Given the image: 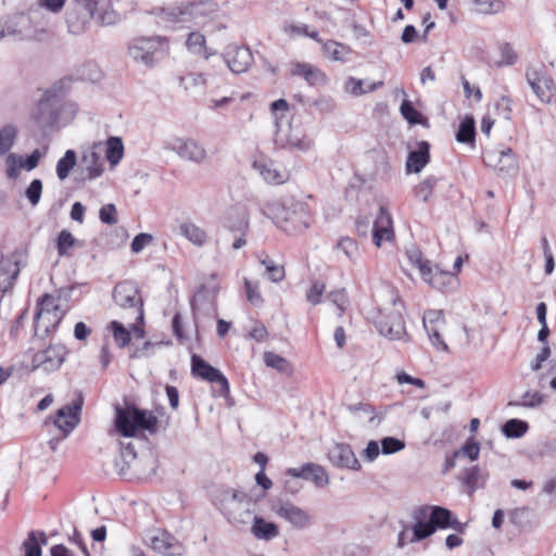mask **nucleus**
<instances>
[{
	"label": "nucleus",
	"instance_id": "obj_41",
	"mask_svg": "<svg viewBox=\"0 0 556 556\" xmlns=\"http://www.w3.org/2000/svg\"><path fill=\"white\" fill-rule=\"evenodd\" d=\"M18 275V269L11 262L0 263V291L5 292L13 286Z\"/></svg>",
	"mask_w": 556,
	"mask_h": 556
},
{
	"label": "nucleus",
	"instance_id": "obj_39",
	"mask_svg": "<svg viewBox=\"0 0 556 556\" xmlns=\"http://www.w3.org/2000/svg\"><path fill=\"white\" fill-rule=\"evenodd\" d=\"M422 280L434 289L443 290L453 280V275L440 270L438 267H432L431 274L426 275Z\"/></svg>",
	"mask_w": 556,
	"mask_h": 556
},
{
	"label": "nucleus",
	"instance_id": "obj_11",
	"mask_svg": "<svg viewBox=\"0 0 556 556\" xmlns=\"http://www.w3.org/2000/svg\"><path fill=\"white\" fill-rule=\"evenodd\" d=\"M164 42L165 38L161 36L134 38L128 43L127 55L132 61L151 67L155 64V55Z\"/></svg>",
	"mask_w": 556,
	"mask_h": 556
},
{
	"label": "nucleus",
	"instance_id": "obj_60",
	"mask_svg": "<svg viewBox=\"0 0 556 556\" xmlns=\"http://www.w3.org/2000/svg\"><path fill=\"white\" fill-rule=\"evenodd\" d=\"M325 283L315 280L309 290L306 292V300L313 305H317L321 302V296L325 292Z\"/></svg>",
	"mask_w": 556,
	"mask_h": 556
},
{
	"label": "nucleus",
	"instance_id": "obj_21",
	"mask_svg": "<svg viewBox=\"0 0 556 556\" xmlns=\"http://www.w3.org/2000/svg\"><path fill=\"white\" fill-rule=\"evenodd\" d=\"M526 78L533 92L542 102L551 101L554 80L545 71L530 68L526 73Z\"/></svg>",
	"mask_w": 556,
	"mask_h": 556
},
{
	"label": "nucleus",
	"instance_id": "obj_27",
	"mask_svg": "<svg viewBox=\"0 0 556 556\" xmlns=\"http://www.w3.org/2000/svg\"><path fill=\"white\" fill-rule=\"evenodd\" d=\"M291 74L303 77L309 86H324L328 83L327 75L318 67L308 63H294Z\"/></svg>",
	"mask_w": 556,
	"mask_h": 556
},
{
	"label": "nucleus",
	"instance_id": "obj_15",
	"mask_svg": "<svg viewBox=\"0 0 556 556\" xmlns=\"http://www.w3.org/2000/svg\"><path fill=\"white\" fill-rule=\"evenodd\" d=\"M144 540L154 552L164 556H177L184 552L182 544L170 533L162 529L150 531Z\"/></svg>",
	"mask_w": 556,
	"mask_h": 556
},
{
	"label": "nucleus",
	"instance_id": "obj_25",
	"mask_svg": "<svg viewBox=\"0 0 556 556\" xmlns=\"http://www.w3.org/2000/svg\"><path fill=\"white\" fill-rule=\"evenodd\" d=\"M394 237L392 218L390 214L381 206L372 225V240L379 248L383 241H391Z\"/></svg>",
	"mask_w": 556,
	"mask_h": 556
},
{
	"label": "nucleus",
	"instance_id": "obj_3",
	"mask_svg": "<svg viewBox=\"0 0 556 556\" xmlns=\"http://www.w3.org/2000/svg\"><path fill=\"white\" fill-rule=\"evenodd\" d=\"M76 112V103L66 101L62 88L53 86L39 100L31 117L40 128L45 129L70 123Z\"/></svg>",
	"mask_w": 556,
	"mask_h": 556
},
{
	"label": "nucleus",
	"instance_id": "obj_22",
	"mask_svg": "<svg viewBox=\"0 0 556 556\" xmlns=\"http://www.w3.org/2000/svg\"><path fill=\"white\" fill-rule=\"evenodd\" d=\"M80 409V403H73L56 412L53 424L62 432V439L66 438L78 425Z\"/></svg>",
	"mask_w": 556,
	"mask_h": 556
},
{
	"label": "nucleus",
	"instance_id": "obj_56",
	"mask_svg": "<svg viewBox=\"0 0 556 556\" xmlns=\"http://www.w3.org/2000/svg\"><path fill=\"white\" fill-rule=\"evenodd\" d=\"M41 193L42 181L40 179H34L25 190V195L33 206L39 203Z\"/></svg>",
	"mask_w": 556,
	"mask_h": 556
},
{
	"label": "nucleus",
	"instance_id": "obj_32",
	"mask_svg": "<svg viewBox=\"0 0 556 556\" xmlns=\"http://www.w3.org/2000/svg\"><path fill=\"white\" fill-rule=\"evenodd\" d=\"M348 409L358 421H364L367 418L369 426L377 427L382 417L379 416L374 407L367 403H357L348 405Z\"/></svg>",
	"mask_w": 556,
	"mask_h": 556
},
{
	"label": "nucleus",
	"instance_id": "obj_50",
	"mask_svg": "<svg viewBox=\"0 0 556 556\" xmlns=\"http://www.w3.org/2000/svg\"><path fill=\"white\" fill-rule=\"evenodd\" d=\"M337 248L342 251L350 261H356L358 256V245L354 239L350 237H343L338 241Z\"/></svg>",
	"mask_w": 556,
	"mask_h": 556
},
{
	"label": "nucleus",
	"instance_id": "obj_52",
	"mask_svg": "<svg viewBox=\"0 0 556 556\" xmlns=\"http://www.w3.org/2000/svg\"><path fill=\"white\" fill-rule=\"evenodd\" d=\"M110 327L113 331V337L115 342L119 348H125L130 341V332L123 326V324L113 320L110 324Z\"/></svg>",
	"mask_w": 556,
	"mask_h": 556
},
{
	"label": "nucleus",
	"instance_id": "obj_8",
	"mask_svg": "<svg viewBox=\"0 0 556 556\" xmlns=\"http://www.w3.org/2000/svg\"><path fill=\"white\" fill-rule=\"evenodd\" d=\"M275 218L278 226L289 233H299L308 227L303 203L291 199L285 200L277 206Z\"/></svg>",
	"mask_w": 556,
	"mask_h": 556
},
{
	"label": "nucleus",
	"instance_id": "obj_53",
	"mask_svg": "<svg viewBox=\"0 0 556 556\" xmlns=\"http://www.w3.org/2000/svg\"><path fill=\"white\" fill-rule=\"evenodd\" d=\"M58 302H59V299L54 298L53 295L45 294L37 303L36 313L49 314L51 312L63 311Z\"/></svg>",
	"mask_w": 556,
	"mask_h": 556
},
{
	"label": "nucleus",
	"instance_id": "obj_13",
	"mask_svg": "<svg viewBox=\"0 0 556 556\" xmlns=\"http://www.w3.org/2000/svg\"><path fill=\"white\" fill-rule=\"evenodd\" d=\"M271 510L296 530H305L313 525L311 513L291 501L278 500L271 505Z\"/></svg>",
	"mask_w": 556,
	"mask_h": 556
},
{
	"label": "nucleus",
	"instance_id": "obj_35",
	"mask_svg": "<svg viewBox=\"0 0 556 556\" xmlns=\"http://www.w3.org/2000/svg\"><path fill=\"white\" fill-rule=\"evenodd\" d=\"M276 143L281 144L282 147L288 146L290 149L306 151L312 148L313 141L307 137H300L296 134L291 132L287 140L282 137L281 129H278L275 138Z\"/></svg>",
	"mask_w": 556,
	"mask_h": 556
},
{
	"label": "nucleus",
	"instance_id": "obj_16",
	"mask_svg": "<svg viewBox=\"0 0 556 556\" xmlns=\"http://www.w3.org/2000/svg\"><path fill=\"white\" fill-rule=\"evenodd\" d=\"M104 144L102 142L93 143L85 149L80 157V170L84 179H96L103 173Z\"/></svg>",
	"mask_w": 556,
	"mask_h": 556
},
{
	"label": "nucleus",
	"instance_id": "obj_14",
	"mask_svg": "<svg viewBox=\"0 0 556 556\" xmlns=\"http://www.w3.org/2000/svg\"><path fill=\"white\" fill-rule=\"evenodd\" d=\"M484 162L503 178L514 177L518 174V162L510 148L486 152Z\"/></svg>",
	"mask_w": 556,
	"mask_h": 556
},
{
	"label": "nucleus",
	"instance_id": "obj_33",
	"mask_svg": "<svg viewBox=\"0 0 556 556\" xmlns=\"http://www.w3.org/2000/svg\"><path fill=\"white\" fill-rule=\"evenodd\" d=\"M179 233L198 247H203L208 239L206 231L191 222L182 223L179 226Z\"/></svg>",
	"mask_w": 556,
	"mask_h": 556
},
{
	"label": "nucleus",
	"instance_id": "obj_64",
	"mask_svg": "<svg viewBox=\"0 0 556 556\" xmlns=\"http://www.w3.org/2000/svg\"><path fill=\"white\" fill-rule=\"evenodd\" d=\"M382 453L393 454L402 451L405 447V443L393 437H387L381 440Z\"/></svg>",
	"mask_w": 556,
	"mask_h": 556
},
{
	"label": "nucleus",
	"instance_id": "obj_48",
	"mask_svg": "<svg viewBox=\"0 0 556 556\" xmlns=\"http://www.w3.org/2000/svg\"><path fill=\"white\" fill-rule=\"evenodd\" d=\"M191 308L194 316L201 312L210 313L212 311V301L208 299L207 292L204 288L199 289L191 301Z\"/></svg>",
	"mask_w": 556,
	"mask_h": 556
},
{
	"label": "nucleus",
	"instance_id": "obj_17",
	"mask_svg": "<svg viewBox=\"0 0 556 556\" xmlns=\"http://www.w3.org/2000/svg\"><path fill=\"white\" fill-rule=\"evenodd\" d=\"M191 372L194 377L202 380L218 383L222 394L227 395L229 393V383L227 378L218 369L211 366L197 354L191 356Z\"/></svg>",
	"mask_w": 556,
	"mask_h": 556
},
{
	"label": "nucleus",
	"instance_id": "obj_23",
	"mask_svg": "<svg viewBox=\"0 0 556 556\" xmlns=\"http://www.w3.org/2000/svg\"><path fill=\"white\" fill-rule=\"evenodd\" d=\"M328 458L337 467L359 470L361 465L351 446L343 443H334L328 450Z\"/></svg>",
	"mask_w": 556,
	"mask_h": 556
},
{
	"label": "nucleus",
	"instance_id": "obj_42",
	"mask_svg": "<svg viewBox=\"0 0 556 556\" xmlns=\"http://www.w3.org/2000/svg\"><path fill=\"white\" fill-rule=\"evenodd\" d=\"M79 245L78 240L66 229H63L56 239V250L60 256H71V249Z\"/></svg>",
	"mask_w": 556,
	"mask_h": 556
},
{
	"label": "nucleus",
	"instance_id": "obj_24",
	"mask_svg": "<svg viewBox=\"0 0 556 556\" xmlns=\"http://www.w3.org/2000/svg\"><path fill=\"white\" fill-rule=\"evenodd\" d=\"M444 323L443 312L442 311H427L424 314L422 324L432 344L437 349H441L443 351L447 350V345L442 340L440 334V328Z\"/></svg>",
	"mask_w": 556,
	"mask_h": 556
},
{
	"label": "nucleus",
	"instance_id": "obj_29",
	"mask_svg": "<svg viewBox=\"0 0 556 556\" xmlns=\"http://www.w3.org/2000/svg\"><path fill=\"white\" fill-rule=\"evenodd\" d=\"M430 144L427 141H420L416 150L410 151L406 161V168L410 173H419L429 163Z\"/></svg>",
	"mask_w": 556,
	"mask_h": 556
},
{
	"label": "nucleus",
	"instance_id": "obj_36",
	"mask_svg": "<svg viewBox=\"0 0 556 556\" xmlns=\"http://www.w3.org/2000/svg\"><path fill=\"white\" fill-rule=\"evenodd\" d=\"M405 254L412 266L419 270L421 278L431 274V262L424 258L422 253L416 247L408 248Z\"/></svg>",
	"mask_w": 556,
	"mask_h": 556
},
{
	"label": "nucleus",
	"instance_id": "obj_2",
	"mask_svg": "<svg viewBox=\"0 0 556 556\" xmlns=\"http://www.w3.org/2000/svg\"><path fill=\"white\" fill-rule=\"evenodd\" d=\"M7 31L17 40L38 43L49 42L55 35L50 15L36 8L9 17Z\"/></svg>",
	"mask_w": 556,
	"mask_h": 556
},
{
	"label": "nucleus",
	"instance_id": "obj_28",
	"mask_svg": "<svg viewBox=\"0 0 556 556\" xmlns=\"http://www.w3.org/2000/svg\"><path fill=\"white\" fill-rule=\"evenodd\" d=\"M65 311L35 314V332L38 336H48L61 323Z\"/></svg>",
	"mask_w": 556,
	"mask_h": 556
},
{
	"label": "nucleus",
	"instance_id": "obj_58",
	"mask_svg": "<svg viewBox=\"0 0 556 556\" xmlns=\"http://www.w3.org/2000/svg\"><path fill=\"white\" fill-rule=\"evenodd\" d=\"M477 9L484 14L496 13L503 10V2L500 0H472Z\"/></svg>",
	"mask_w": 556,
	"mask_h": 556
},
{
	"label": "nucleus",
	"instance_id": "obj_18",
	"mask_svg": "<svg viewBox=\"0 0 556 556\" xmlns=\"http://www.w3.org/2000/svg\"><path fill=\"white\" fill-rule=\"evenodd\" d=\"M67 351L62 344L49 345L47 349L38 351L33 356V367L41 368L50 372L59 369L64 363Z\"/></svg>",
	"mask_w": 556,
	"mask_h": 556
},
{
	"label": "nucleus",
	"instance_id": "obj_51",
	"mask_svg": "<svg viewBox=\"0 0 556 556\" xmlns=\"http://www.w3.org/2000/svg\"><path fill=\"white\" fill-rule=\"evenodd\" d=\"M438 179L435 177H428L415 187V195L424 202H427L432 195L433 189Z\"/></svg>",
	"mask_w": 556,
	"mask_h": 556
},
{
	"label": "nucleus",
	"instance_id": "obj_19",
	"mask_svg": "<svg viewBox=\"0 0 556 556\" xmlns=\"http://www.w3.org/2000/svg\"><path fill=\"white\" fill-rule=\"evenodd\" d=\"M45 152L39 149L34 150L27 157L16 153H9L5 156L7 176L10 179H16L20 176L21 169L30 172L35 169Z\"/></svg>",
	"mask_w": 556,
	"mask_h": 556
},
{
	"label": "nucleus",
	"instance_id": "obj_63",
	"mask_svg": "<svg viewBox=\"0 0 556 556\" xmlns=\"http://www.w3.org/2000/svg\"><path fill=\"white\" fill-rule=\"evenodd\" d=\"M99 218L104 224L115 225L118 220L115 205L110 203L102 206L99 212Z\"/></svg>",
	"mask_w": 556,
	"mask_h": 556
},
{
	"label": "nucleus",
	"instance_id": "obj_34",
	"mask_svg": "<svg viewBox=\"0 0 556 556\" xmlns=\"http://www.w3.org/2000/svg\"><path fill=\"white\" fill-rule=\"evenodd\" d=\"M383 85L382 81H377L368 85L367 88H364V80L355 78L353 76H350L345 79L343 85V90L353 96V97H359L368 92H372L379 87Z\"/></svg>",
	"mask_w": 556,
	"mask_h": 556
},
{
	"label": "nucleus",
	"instance_id": "obj_45",
	"mask_svg": "<svg viewBox=\"0 0 556 556\" xmlns=\"http://www.w3.org/2000/svg\"><path fill=\"white\" fill-rule=\"evenodd\" d=\"M475 135V119L472 116H466L456 132V140L462 143H473Z\"/></svg>",
	"mask_w": 556,
	"mask_h": 556
},
{
	"label": "nucleus",
	"instance_id": "obj_38",
	"mask_svg": "<svg viewBox=\"0 0 556 556\" xmlns=\"http://www.w3.org/2000/svg\"><path fill=\"white\" fill-rule=\"evenodd\" d=\"M104 153L106 160L112 166L117 165L124 155L122 139L118 137H111L104 144Z\"/></svg>",
	"mask_w": 556,
	"mask_h": 556
},
{
	"label": "nucleus",
	"instance_id": "obj_20",
	"mask_svg": "<svg viewBox=\"0 0 556 556\" xmlns=\"http://www.w3.org/2000/svg\"><path fill=\"white\" fill-rule=\"evenodd\" d=\"M224 60L235 74L247 72L253 64V55L248 47L229 45L224 53Z\"/></svg>",
	"mask_w": 556,
	"mask_h": 556
},
{
	"label": "nucleus",
	"instance_id": "obj_61",
	"mask_svg": "<svg viewBox=\"0 0 556 556\" xmlns=\"http://www.w3.org/2000/svg\"><path fill=\"white\" fill-rule=\"evenodd\" d=\"M205 38L201 33L193 31L189 34L187 47L193 53H201L204 50Z\"/></svg>",
	"mask_w": 556,
	"mask_h": 556
},
{
	"label": "nucleus",
	"instance_id": "obj_55",
	"mask_svg": "<svg viewBox=\"0 0 556 556\" xmlns=\"http://www.w3.org/2000/svg\"><path fill=\"white\" fill-rule=\"evenodd\" d=\"M244 288L248 301L254 306H261L263 304V298L258 290V285L244 278Z\"/></svg>",
	"mask_w": 556,
	"mask_h": 556
},
{
	"label": "nucleus",
	"instance_id": "obj_26",
	"mask_svg": "<svg viewBox=\"0 0 556 556\" xmlns=\"http://www.w3.org/2000/svg\"><path fill=\"white\" fill-rule=\"evenodd\" d=\"M253 168L267 184L280 185L288 179L287 172L270 160H256L253 163Z\"/></svg>",
	"mask_w": 556,
	"mask_h": 556
},
{
	"label": "nucleus",
	"instance_id": "obj_49",
	"mask_svg": "<svg viewBox=\"0 0 556 556\" xmlns=\"http://www.w3.org/2000/svg\"><path fill=\"white\" fill-rule=\"evenodd\" d=\"M528 424L520 419H509L506 421L502 431L507 438H520L528 431Z\"/></svg>",
	"mask_w": 556,
	"mask_h": 556
},
{
	"label": "nucleus",
	"instance_id": "obj_7",
	"mask_svg": "<svg viewBox=\"0 0 556 556\" xmlns=\"http://www.w3.org/2000/svg\"><path fill=\"white\" fill-rule=\"evenodd\" d=\"M215 10L216 3L211 0L191 2L167 9L162 8L157 12V23L163 24L164 26L179 22L185 23L197 18L198 16L214 12Z\"/></svg>",
	"mask_w": 556,
	"mask_h": 556
},
{
	"label": "nucleus",
	"instance_id": "obj_62",
	"mask_svg": "<svg viewBox=\"0 0 556 556\" xmlns=\"http://www.w3.org/2000/svg\"><path fill=\"white\" fill-rule=\"evenodd\" d=\"M312 106H314L320 113L328 114L333 112L336 102L329 96H320L312 102Z\"/></svg>",
	"mask_w": 556,
	"mask_h": 556
},
{
	"label": "nucleus",
	"instance_id": "obj_12",
	"mask_svg": "<svg viewBox=\"0 0 556 556\" xmlns=\"http://www.w3.org/2000/svg\"><path fill=\"white\" fill-rule=\"evenodd\" d=\"M165 150L175 152L185 161L202 164L207 159L204 147L192 138L169 137L163 144Z\"/></svg>",
	"mask_w": 556,
	"mask_h": 556
},
{
	"label": "nucleus",
	"instance_id": "obj_30",
	"mask_svg": "<svg viewBox=\"0 0 556 556\" xmlns=\"http://www.w3.org/2000/svg\"><path fill=\"white\" fill-rule=\"evenodd\" d=\"M321 51L326 59L341 63L348 62L349 56L353 52L350 46L336 40H326L323 42Z\"/></svg>",
	"mask_w": 556,
	"mask_h": 556
},
{
	"label": "nucleus",
	"instance_id": "obj_40",
	"mask_svg": "<svg viewBox=\"0 0 556 556\" xmlns=\"http://www.w3.org/2000/svg\"><path fill=\"white\" fill-rule=\"evenodd\" d=\"M484 482V476L478 466L468 468L464 472L463 483L467 486V492L471 495L476 489L480 488Z\"/></svg>",
	"mask_w": 556,
	"mask_h": 556
},
{
	"label": "nucleus",
	"instance_id": "obj_31",
	"mask_svg": "<svg viewBox=\"0 0 556 556\" xmlns=\"http://www.w3.org/2000/svg\"><path fill=\"white\" fill-rule=\"evenodd\" d=\"M251 532L258 540L269 541L279 535V528L274 522L266 521L262 517L254 516Z\"/></svg>",
	"mask_w": 556,
	"mask_h": 556
},
{
	"label": "nucleus",
	"instance_id": "obj_10",
	"mask_svg": "<svg viewBox=\"0 0 556 556\" xmlns=\"http://www.w3.org/2000/svg\"><path fill=\"white\" fill-rule=\"evenodd\" d=\"M115 303L125 309L135 321L143 323V303L138 288L131 281H123L116 285L113 291Z\"/></svg>",
	"mask_w": 556,
	"mask_h": 556
},
{
	"label": "nucleus",
	"instance_id": "obj_6",
	"mask_svg": "<svg viewBox=\"0 0 556 556\" xmlns=\"http://www.w3.org/2000/svg\"><path fill=\"white\" fill-rule=\"evenodd\" d=\"M156 424L157 418L152 413L134 405L115 408L114 430L122 437L136 438L143 430L153 432Z\"/></svg>",
	"mask_w": 556,
	"mask_h": 556
},
{
	"label": "nucleus",
	"instance_id": "obj_59",
	"mask_svg": "<svg viewBox=\"0 0 556 556\" xmlns=\"http://www.w3.org/2000/svg\"><path fill=\"white\" fill-rule=\"evenodd\" d=\"M66 0H37V8L46 13L59 14L65 5Z\"/></svg>",
	"mask_w": 556,
	"mask_h": 556
},
{
	"label": "nucleus",
	"instance_id": "obj_5",
	"mask_svg": "<svg viewBox=\"0 0 556 556\" xmlns=\"http://www.w3.org/2000/svg\"><path fill=\"white\" fill-rule=\"evenodd\" d=\"M428 514L427 507L416 510L414 518L416 520L413 526V533L409 538L410 542H419L432 535L437 528H452L456 531L462 530V523L453 518L452 513L440 506H432L429 515V521H425Z\"/></svg>",
	"mask_w": 556,
	"mask_h": 556
},
{
	"label": "nucleus",
	"instance_id": "obj_54",
	"mask_svg": "<svg viewBox=\"0 0 556 556\" xmlns=\"http://www.w3.org/2000/svg\"><path fill=\"white\" fill-rule=\"evenodd\" d=\"M402 116L412 125L421 123V114L413 106L409 100H404L400 108Z\"/></svg>",
	"mask_w": 556,
	"mask_h": 556
},
{
	"label": "nucleus",
	"instance_id": "obj_43",
	"mask_svg": "<svg viewBox=\"0 0 556 556\" xmlns=\"http://www.w3.org/2000/svg\"><path fill=\"white\" fill-rule=\"evenodd\" d=\"M261 264L265 267L268 279L273 282H280L286 277L285 267L277 264L268 255L260 258Z\"/></svg>",
	"mask_w": 556,
	"mask_h": 556
},
{
	"label": "nucleus",
	"instance_id": "obj_9",
	"mask_svg": "<svg viewBox=\"0 0 556 556\" xmlns=\"http://www.w3.org/2000/svg\"><path fill=\"white\" fill-rule=\"evenodd\" d=\"M222 223L225 229L235 236L232 242V250H239L247 244L245 236L250 229V216L244 206L236 205L229 207L223 218Z\"/></svg>",
	"mask_w": 556,
	"mask_h": 556
},
{
	"label": "nucleus",
	"instance_id": "obj_44",
	"mask_svg": "<svg viewBox=\"0 0 556 556\" xmlns=\"http://www.w3.org/2000/svg\"><path fill=\"white\" fill-rule=\"evenodd\" d=\"M264 362L266 366L271 367L281 374L291 375L293 372V368L289 361L274 352L264 353Z\"/></svg>",
	"mask_w": 556,
	"mask_h": 556
},
{
	"label": "nucleus",
	"instance_id": "obj_47",
	"mask_svg": "<svg viewBox=\"0 0 556 556\" xmlns=\"http://www.w3.org/2000/svg\"><path fill=\"white\" fill-rule=\"evenodd\" d=\"M39 535L41 541L38 540L36 532H29L27 540L23 543L25 556H41V544H47V538L43 532Z\"/></svg>",
	"mask_w": 556,
	"mask_h": 556
},
{
	"label": "nucleus",
	"instance_id": "obj_37",
	"mask_svg": "<svg viewBox=\"0 0 556 556\" xmlns=\"http://www.w3.org/2000/svg\"><path fill=\"white\" fill-rule=\"evenodd\" d=\"M18 129L14 124H7L0 128V156L10 152L17 139Z\"/></svg>",
	"mask_w": 556,
	"mask_h": 556
},
{
	"label": "nucleus",
	"instance_id": "obj_57",
	"mask_svg": "<svg viewBox=\"0 0 556 556\" xmlns=\"http://www.w3.org/2000/svg\"><path fill=\"white\" fill-rule=\"evenodd\" d=\"M328 298L338 307L339 316H342L349 305V298L345 289L331 291L328 294Z\"/></svg>",
	"mask_w": 556,
	"mask_h": 556
},
{
	"label": "nucleus",
	"instance_id": "obj_4",
	"mask_svg": "<svg viewBox=\"0 0 556 556\" xmlns=\"http://www.w3.org/2000/svg\"><path fill=\"white\" fill-rule=\"evenodd\" d=\"M389 301L377 308L371 316L378 331L392 340H400L406 334L404 311L405 306L397 293L389 289Z\"/></svg>",
	"mask_w": 556,
	"mask_h": 556
},
{
	"label": "nucleus",
	"instance_id": "obj_46",
	"mask_svg": "<svg viewBox=\"0 0 556 556\" xmlns=\"http://www.w3.org/2000/svg\"><path fill=\"white\" fill-rule=\"evenodd\" d=\"M77 163L76 153L73 150H67L62 159L56 163V175L60 180L67 178L71 170Z\"/></svg>",
	"mask_w": 556,
	"mask_h": 556
},
{
	"label": "nucleus",
	"instance_id": "obj_1",
	"mask_svg": "<svg viewBox=\"0 0 556 556\" xmlns=\"http://www.w3.org/2000/svg\"><path fill=\"white\" fill-rule=\"evenodd\" d=\"M94 17L102 25H113L117 21V14L111 9L109 0H70L64 14L68 34H85Z\"/></svg>",
	"mask_w": 556,
	"mask_h": 556
}]
</instances>
